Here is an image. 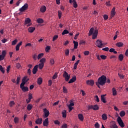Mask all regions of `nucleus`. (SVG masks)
<instances>
[{"label":"nucleus","instance_id":"f8f14e48","mask_svg":"<svg viewBox=\"0 0 128 128\" xmlns=\"http://www.w3.org/2000/svg\"><path fill=\"white\" fill-rule=\"evenodd\" d=\"M20 88L22 90V92H28V88L26 86H22V84H20Z\"/></svg>","mask_w":128,"mask_h":128},{"label":"nucleus","instance_id":"6e6d98bb","mask_svg":"<svg viewBox=\"0 0 128 128\" xmlns=\"http://www.w3.org/2000/svg\"><path fill=\"white\" fill-rule=\"evenodd\" d=\"M50 50V46H46L45 49L46 52H48V50Z\"/></svg>","mask_w":128,"mask_h":128},{"label":"nucleus","instance_id":"5701e85b","mask_svg":"<svg viewBox=\"0 0 128 128\" xmlns=\"http://www.w3.org/2000/svg\"><path fill=\"white\" fill-rule=\"evenodd\" d=\"M94 28H92L90 30H89V34H88V36H92V34H94Z\"/></svg>","mask_w":128,"mask_h":128},{"label":"nucleus","instance_id":"6ab92c4d","mask_svg":"<svg viewBox=\"0 0 128 128\" xmlns=\"http://www.w3.org/2000/svg\"><path fill=\"white\" fill-rule=\"evenodd\" d=\"M46 7L44 6H42L40 8V12H46Z\"/></svg>","mask_w":128,"mask_h":128},{"label":"nucleus","instance_id":"603ef678","mask_svg":"<svg viewBox=\"0 0 128 128\" xmlns=\"http://www.w3.org/2000/svg\"><path fill=\"white\" fill-rule=\"evenodd\" d=\"M32 58L34 60H36V58H38V54H36L32 56Z\"/></svg>","mask_w":128,"mask_h":128},{"label":"nucleus","instance_id":"3c124183","mask_svg":"<svg viewBox=\"0 0 128 128\" xmlns=\"http://www.w3.org/2000/svg\"><path fill=\"white\" fill-rule=\"evenodd\" d=\"M88 110H94V106L93 105H90L88 106Z\"/></svg>","mask_w":128,"mask_h":128},{"label":"nucleus","instance_id":"052dcab7","mask_svg":"<svg viewBox=\"0 0 128 128\" xmlns=\"http://www.w3.org/2000/svg\"><path fill=\"white\" fill-rule=\"evenodd\" d=\"M50 64H54V58H51L50 60Z\"/></svg>","mask_w":128,"mask_h":128},{"label":"nucleus","instance_id":"4be33fe9","mask_svg":"<svg viewBox=\"0 0 128 128\" xmlns=\"http://www.w3.org/2000/svg\"><path fill=\"white\" fill-rule=\"evenodd\" d=\"M36 30V28L34 27H30L28 29L29 32H34Z\"/></svg>","mask_w":128,"mask_h":128},{"label":"nucleus","instance_id":"a211bd4d","mask_svg":"<svg viewBox=\"0 0 128 128\" xmlns=\"http://www.w3.org/2000/svg\"><path fill=\"white\" fill-rule=\"evenodd\" d=\"M76 80V76H74L69 80L68 84H72V82H74Z\"/></svg>","mask_w":128,"mask_h":128},{"label":"nucleus","instance_id":"b1692460","mask_svg":"<svg viewBox=\"0 0 128 128\" xmlns=\"http://www.w3.org/2000/svg\"><path fill=\"white\" fill-rule=\"evenodd\" d=\"M37 84H42V78H38L37 80Z\"/></svg>","mask_w":128,"mask_h":128},{"label":"nucleus","instance_id":"cd10ccee","mask_svg":"<svg viewBox=\"0 0 128 128\" xmlns=\"http://www.w3.org/2000/svg\"><path fill=\"white\" fill-rule=\"evenodd\" d=\"M1 55L3 58H6V50H3L2 52Z\"/></svg>","mask_w":128,"mask_h":128},{"label":"nucleus","instance_id":"0e129e2a","mask_svg":"<svg viewBox=\"0 0 128 128\" xmlns=\"http://www.w3.org/2000/svg\"><path fill=\"white\" fill-rule=\"evenodd\" d=\"M79 44H86V41L84 40H81L80 41V42L79 43Z\"/></svg>","mask_w":128,"mask_h":128},{"label":"nucleus","instance_id":"20e7f679","mask_svg":"<svg viewBox=\"0 0 128 128\" xmlns=\"http://www.w3.org/2000/svg\"><path fill=\"white\" fill-rule=\"evenodd\" d=\"M28 8V4L26 3L19 9V10L20 12H24V10H26Z\"/></svg>","mask_w":128,"mask_h":128},{"label":"nucleus","instance_id":"69168bd1","mask_svg":"<svg viewBox=\"0 0 128 128\" xmlns=\"http://www.w3.org/2000/svg\"><path fill=\"white\" fill-rule=\"evenodd\" d=\"M54 124H55L60 125V122H59L58 120H56L54 121Z\"/></svg>","mask_w":128,"mask_h":128},{"label":"nucleus","instance_id":"2eb2a0df","mask_svg":"<svg viewBox=\"0 0 128 128\" xmlns=\"http://www.w3.org/2000/svg\"><path fill=\"white\" fill-rule=\"evenodd\" d=\"M44 126H48V118H46L43 122Z\"/></svg>","mask_w":128,"mask_h":128},{"label":"nucleus","instance_id":"a19ab883","mask_svg":"<svg viewBox=\"0 0 128 128\" xmlns=\"http://www.w3.org/2000/svg\"><path fill=\"white\" fill-rule=\"evenodd\" d=\"M68 30H64L62 32V36H64V34H69Z\"/></svg>","mask_w":128,"mask_h":128},{"label":"nucleus","instance_id":"338daca9","mask_svg":"<svg viewBox=\"0 0 128 128\" xmlns=\"http://www.w3.org/2000/svg\"><path fill=\"white\" fill-rule=\"evenodd\" d=\"M84 56H88V54H90V52L88 51H84Z\"/></svg>","mask_w":128,"mask_h":128},{"label":"nucleus","instance_id":"2f4dec72","mask_svg":"<svg viewBox=\"0 0 128 128\" xmlns=\"http://www.w3.org/2000/svg\"><path fill=\"white\" fill-rule=\"evenodd\" d=\"M78 118L82 122L84 120V116L82 114H78Z\"/></svg>","mask_w":128,"mask_h":128},{"label":"nucleus","instance_id":"393cba45","mask_svg":"<svg viewBox=\"0 0 128 128\" xmlns=\"http://www.w3.org/2000/svg\"><path fill=\"white\" fill-rule=\"evenodd\" d=\"M102 120H108V116H106V114H102Z\"/></svg>","mask_w":128,"mask_h":128},{"label":"nucleus","instance_id":"de8ad7c7","mask_svg":"<svg viewBox=\"0 0 128 128\" xmlns=\"http://www.w3.org/2000/svg\"><path fill=\"white\" fill-rule=\"evenodd\" d=\"M58 36L54 35L53 37L52 42H54L56 40H58Z\"/></svg>","mask_w":128,"mask_h":128},{"label":"nucleus","instance_id":"c85d7f7f","mask_svg":"<svg viewBox=\"0 0 128 128\" xmlns=\"http://www.w3.org/2000/svg\"><path fill=\"white\" fill-rule=\"evenodd\" d=\"M120 116L121 118L124 116H126V112L124 110L121 111L120 113Z\"/></svg>","mask_w":128,"mask_h":128},{"label":"nucleus","instance_id":"4468645a","mask_svg":"<svg viewBox=\"0 0 128 128\" xmlns=\"http://www.w3.org/2000/svg\"><path fill=\"white\" fill-rule=\"evenodd\" d=\"M38 65H36L32 70V74H36V72H38Z\"/></svg>","mask_w":128,"mask_h":128},{"label":"nucleus","instance_id":"f257e3e1","mask_svg":"<svg viewBox=\"0 0 128 128\" xmlns=\"http://www.w3.org/2000/svg\"><path fill=\"white\" fill-rule=\"evenodd\" d=\"M106 76L104 75H102L98 78V82H96V84L99 88H100V85L104 86V84H106Z\"/></svg>","mask_w":128,"mask_h":128},{"label":"nucleus","instance_id":"0eeeda50","mask_svg":"<svg viewBox=\"0 0 128 128\" xmlns=\"http://www.w3.org/2000/svg\"><path fill=\"white\" fill-rule=\"evenodd\" d=\"M30 22H32V20H30V18H26L24 20L25 24H27V26H30L32 24Z\"/></svg>","mask_w":128,"mask_h":128},{"label":"nucleus","instance_id":"09e8293b","mask_svg":"<svg viewBox=\"0 0 128 128\" xmlns=\"http://www.w3.org/2000/svg\"><path fill=\"white\" fill-rule=\"evenodd\" d=\"M63 92L64 94H68V89H66V86H63Z\"/></svg>","mask_w":128,"mask_h":128},{"label":"nucleus","instance_id":"680f3d73","mask_svg":"<svg viewBox=\"0 0 128 128\" xmlns=\"http://www.w3.org/2000/svg\"><path fill=\"white\" fill-rule=\"evenodd\" d=\"M110 48H108V47L102 48V50H104L105 52H108Z\"/></svg>","mask_w":128,"mask_h":128},{"label":"nucleus","instance_id":"774afa93","mask_svg":"<svg viewBox=\"0 0 128 128\" xmlns=\"http://www.w3.org/2000/svg\"><path fill=\"white\" fill-rule=\"evenodd\" d=\"M58 78V74L56 73L53 76L52 78H53V80H56V78Z\"/></svg>","mask_w":128,"mask_h":128},{"label":"nucleus","instance_id":"c756f323","mask_svg":"<svg viewBox=\"0 0 128 128\" xmlns=\"http://www.w3.org/2000/svg\"><path fill=\"white\" fill-rule=\"evenodd\" d=\"M73 6L74 8H78V4H76V0H73Z\"/></svg>","mask_w":128,"mask_h":128},{"label":"nucleus","instance_id":"49530a36","mask_svg":"<svg viewBox=\"0 0 128 128\" xmlns=\"http://www.w3.org/2000/svg\"><path fill=\"white\" fill-rule=\"evenodd\" d=\"M17 42H18V40L16 39L12 42V45L16 46V44Z\"/></svg>","mask_w":128,"mask_h":128},{"label":"nucleus","instance_id":"4d7b16f0","mask_svg":"<svg viewBox=\"0 0 128 128\" xmlns=\"http://www.w3.org/2000/svg\"><path fill=\"white\" fill-rule=\"evenodd\" d=\"M65 54L66 56H68V54H70V50H68V49H66L65 50Z\"/></svg>","mask_w":128,"mask_h":128},{"label":"nucleus","instance_id":"aec40b11","mask_svg":"<svg viewBox=\"0 0 128 128\" xmlns=\"http://www.w3.org/2000/svg\"><path fill=\"white\" fill-rule=\"evenodd\" d=\"M106 94H102L101 95V101L104 102V104H106Z\"/></svg>","mask_w":128,"mask_h":128},{"label":"nucleus","instance_id":"e433bc0d","mask_svg":"<svg viewBox=\"0 0 128 128\" xmlns=\"http://www.w3.org/2000/svg\"><path fill=\"white\" fill-rule=\"evenodd\" d=\"M78 62H80V60H78L74 64V70H76V68H78Z\"/></svg>","mask_w":128,"mask_h":128},{"label":"nucleus","instance_id":"ea45409f","mask_svg":"<svg viewBox=\"0 0 128 128\" xmlns=\"http://www.w3.org/2000/svg\"><path fill=\"white\" fill-rule=\"evenodd\" d=\"M112 95L113 96H116V90L115 88H112Z\"/></svg>","mask_w":128,"mask_h":128},{"label":"nucleus","instance_id":"412c9836","mask_svg":"<svg viewBox=\"0 0 128 128\" xmlns=\"http://www.w3.org/2000/svg\"><path fill=\"white\" fill-rule=\"evenodd\" d=\"M22 42H19L16 47V50L18 51V50H20V46H22Z\"/></svg>","mask_w":128,"mask_h":128},{"label":"nucleus","instance_id":"58836bf2","mask_svg":"<svg viewBox=\"0 0 128 128\" xmlns=\"http://www.w3.org/2000/svg\"><path fill=\"white\" fill-rule=\"evenodd\" d=\"M20 120V119L18 117H15L14 118V122L15 124H18V122Z\"/></svg>","mask_w":128,"mask_h":128},{"label":"nucleus","instance_id":"a18cd8bd","mask_svg":"<svg viewBox=\"0 0 128 128\" xmlns=\"http://www.w3.org/2000/svg\"><path fill=\"white\" fill-rule=\"evenodd\" d=\"M0 70L2 74H4L5 72L4 68L2 65H0Z\"/></svg>","mask_w":128,"mask_h":128},{"label":"nucleus","instance_id":"dca6fc26","mask_svg":"<svg viewBox=\"0 0 128 128\" xmlns=\"http://www.w3.org/2000/svg\"><path fill=\"white\" fill-rule=\"evenodd\" d=\"M36 124H42V118H38L35 122Z\"/></svg>","mask_w":128,"mask_h":128},{"label":"nucleus","instance_id":"13d9d810","mask_svg":"<svg viewBox=\"0 0 128 128\" xmlns=\"http://www.w3.org/2000/svg\"><path fill=\"white\" fill-rule=\"evenodd\" d=\"M100 58H102V60H106V56L104 55L100 56Z\"/></svg>","mask_w":128,"mask_h":128},{"label":"nucleus","instance_id":"423d86ee","mask_svg":"<svg viewBox=\"0 0 128 128\" xmlns=\"http://www.w3.org/2000/svg\"><path fill=\"white\" fill-rule=\"evenodd\" d=\"M30 80V78H28V76H25L23 78L22 80V82L21 83V86H24L26 82H28Z\"/></svg>","mask_w":128,"mask_h":128},{"label":"nucleus","instance_id":"7ed1b4c3","mask_svg":"<svg viewBox=\"0 0 128 128\" xmlns=\"http://www.w3.org/2000/svg\"><path fill=\"white\" fill-rule=\"evenodd\" d=\"M117 122H118L119 126L121 128H124V124L122 122V118H120V116H118V118H117Z\"/></svg>","mask_w":128,"mask_h":128},{"label":"nucleus","instance_id":"864d4df0","mask_svg":"<svg viewBox=\"0 0 128 128\" xmlns=\"http://www.w3.org/2000/svg\"><path fill=\"white\" fill-rule=\"evenodd\" d=\"M16 84H20V76H18L16 78Z\"/></svg>","mask_w":128,"mask_h":128},{"label":"nucleus","instance_id":"39448f33","mask_svg":"<svg viewBox=\"0 0 128 128\" xmlns=\"http://www.w3.org/2000/svg\"><path fill=\"white\" fill-rule=\"evenodd\" d=\"M63 76L66 82H68V80H70V74H68L66 72H64Z\"/></svg>","mask_w":128,"mask_h":128},{"label":"nucleus","instance_id":"8fccbe9b","mask_svg":"<svg viewBox=\"0 0 128 128\" xmlns=\"http://www.w3.org/2000/svg\"><path fill=\"white\" fill-rule=\"evenodd\" d=\"M95 100L97 102H100V98H98V95H96L94 96Z\"/></svg>","mask_w":128,"mask_h":128},{"label":"nucleus","instance_id":"79ce46f5","mask_svg":"<svg viewBox=\"0 0 128 128\" xmlns=\"http://www.w3.org/2000/svg\"><path fill=\"white\" fill-rule=\"evenodd\" d=\"M62 11L58 10V18L60 20L62 18Z\"/></svg>","mask_w":128,"mask_h":128},{"label":"nucleus","instance_id":"f03ea898","mask_svg":"<svg viewBox=\"0 0 128 128\" xmlns=\"http://www.w3.org/2000/svg\"><path fill=\"white\" fill-rule=\"evenodd\" d=\"M106 44L102 42V40H98L96 42V46L100 48H104Z\"/></svg>","mask_w":128,"mask_h":128},{"label":"nucleus","instance_id":"a878e982","mask_svg":"<svg viewBox=\"0 0 128 128\" xmlns=\"http://www.w3.org/2000/svg\"><path fill=\"white\" fill-rule=\"evenodd\" d=\"M100 110V107L98 104H94L93 106V110Z\"/></svg>","mask_w":128,"mask_h":128},{"label":"nucleus","instance_id":"4c0bfd02","mask_svg":"<svg viewBox=\"0 0 128 128\" xmlns=\"http://www.w3.org/2000/svg\"><path fill=\"white\" fill-rule=\"evenodd\" d=\"M62 118H66V110H64L62 112Z\"/></svg>","mask_w":128,"mask_h":128},{"label":"nucleus","instance_id":"9b49d317","mask_svg":"<svg viewBox=\"0 0 128 128\" xmlns=\"http://www.w3.org/2000/svg\"><path fill=\"white\" fill-rule=\"evenodd\" d=\"M98 30H94V32L92 34V40H96V38L98 36Z\"/></svg>","mask_w":128,"mask_h":128},{"label":"nucleus","instance_id":"f704fd0d","mask_svg":"<svg viewBox=\"0 0 128 128\" xmlns=\"http://www.w3.org/2000/svg\"><path fill=\"white\" fill-rule=\"evenodd\" d=\"M36 22L38 24H42L44 23V20H42V18H38L36 20Z\"/></svg>","mask_w":128,"mask_h":128},{"label":"nucleus","instance_id":"e2e57ef3","mask_svg":"<svg viewBox=\"0 0 128 128\" xmlns=\"http://www.w3.org/2000/svg\"><path fill=\"white\" fill-rule=\"evenodd\" d=\"M95 128H100V124H98V122H96L94 124Z\"/></svg>","mask_w":128,"mask_h":128},{"label":"nucleus","instance_id":"37998d69","mask_svg":"<svg viewBox=\"0 0 128 128\" xmlns=\"http://www.w3.org/2000/svg\"><path fill=\"white\" fill-rule=\"evenodd\" d=\"M15 103L14 102V101H10V104H9V106H10V108H12V106H14Z\"/></svg>","mask_w":128,"mask_h":128},{"label":"nucleus","instance_id":"473e14b6","mask_svg":"<svg viewBox=\"0 0 128 128\" xmlns=\"http://www.w3.org/2000/svg\"><path fill=\"white\" fill-rule=\"evenodd\" d=\"M118 60H120V62H122V60H124V55L122 54H120L118 56Z\"/></svg>","mask_w":128,"mask_h":128},{"label":"nucleus","instance_id":"6e6552de","mask_svg":"<svg viewBox=\"0 0 128 128\" xmlns=\"http://www.w3.org/2000/svg\"><path fill=\"white\" fill-rule=\"evenodd\" d=\"M86 84L88 86H94V80H88L86 81Z\"/></svg>","mask_w":128,"mask_h":128},{"label":"nucleus","instance_id":"7c9ffc66","mask_svg":"<svg viewBox=\"0 0 128 128\" xmlns=\"http://www.w3.org/2000/svg\"><path fill=\"white\" fill-rule=\"evenodd\" d=\"M32 104H28L27 106V110H32Z\"/></svg>","mask_w":128,"mask_h":128},{"label":"nucleus","instance_id":"72a5a7b5","mask_svg":"<svg viewBox=\"0 0 128 128\" xmlns=\"http://www.w3.org/2000/svg\"><path fill=\"white\" fill-rule=\"evenodd\" d=\"M44 53H40V54L38 56H37V58L38 60H40V58H42L44 56Z\"/></svg>","mask_w":128,"mask_h":128},{"label":"nucleus","instance_id":"bb28decb","mask_svg":"<svg viewBox=\"0 0 128 128\" xmlns=\"http://www.w3.org/2000/svg\"><path fill=\"white\" fill-rule=\"evenodd\" d=\"M73 42L74 44V48H78V42L76 41H73Z\"/></svg>","mask_w":128,"mask_h":128},{"label":"nucleus","instance_id":"f3484780","mask_svg":"<svg viewBox=\"0 0 128 128\" xmlns=\"http://www.w3.org/2000/svg\"><path fill=\"white\" fill-rule=\"evenodd\" d=\"M114 16H116V8L114 7L112 10L110 16H111V18H114Z\"/></svg>","mask_w":128,"mask_h":128},{"label":"nucleus","instance_id":"9d476101","mask_svg":"<svg viewBox=\"0 0 128 128\" xmlns=\"http://www.w3.org/2000/svg\"><path fill=\"white\" fill-rule=\"evenodd\" d=\"M98 30H94V32L92 34V40H96V38L98 36Z\"/></svg>","mask_w":128,"mask_h":128},{"label":"nucleus","instance_id":"c03bdc74","mask_svg":"<svg viewBox=\"0 0 128 128\" xmlns=\"http://www.w3.org/2000/svg\"><path fill=\"white\" fill-rule=\"evenodd\" d=\"M44 64H42V63L40 64H38V68H39V70H42V68H44Z\"/></svg>","mask_w":128,"mask_h":128},{"label":"nucleus","instance_id":"ddd939ff","mask_svg":"<svg viewBox=\"0 0 128 128\" xmlns=\"http://www.w3.org/2000/svg\"><path fill=\"white\" fill-rule=\"evenodd\" d=\"M44 114L45 118H48V116H50V111H48L46 108L44 109Z\"/></svg>","mask_w":128,"mask_h":128},{"label":"nucleus","instance_id":"bf43d9fd","mask_svg":"<svg viewBox=\"0 0 128 128\" xmlns=\"http://www.w3.org/2000/svg\"><path fill=\"white\" fill-rule=\"evenodd\" d=\"M62 128H68V124H64L62 126Z\"/></svg>","mask_w":128,"mask_h":128},{"label":"nucleus","instance_id":"5fc2aeb1","mask_svg":"<svg viewBox=\"0 0 128 128\" xmlns=\"http://www.w3.org/2000/svg\"><path fill=\"white\" fill-rule=\"evenodd\" d=\"M40 62L41 64H44V63L46 62V58H42Z\"/></svg>","mask_w":128,"mask_h":128},{"label":"nucleus","instance_id":"c9c22d12","mask_svg":"<svg viewBox=\"0 0 128 128\" xmlns=\"http://www.w3.org/2000/svg\"><path fill=\"white\" fill-rule=\"evenodd\" d=\"M116 46H118V48H122V46H124V44L122 42H119L117 44H116Z\"/></svg>","mask_w":128,"mask_h":128},{"label":"nucleus","instance_id":"1a4fd4ad","mask_svg":"<svg viewBox=\"0 0 128 128\" xmlns=\"http://www.w3.org/2000/svg\"><path fill=\"white\" fill-rule=\"evenodd\" d=\"M110 128H118V127L116 126V122L112 121L110 123Z\"/></svg>","mask_w":128,"mask_h":128}]
</instances>
